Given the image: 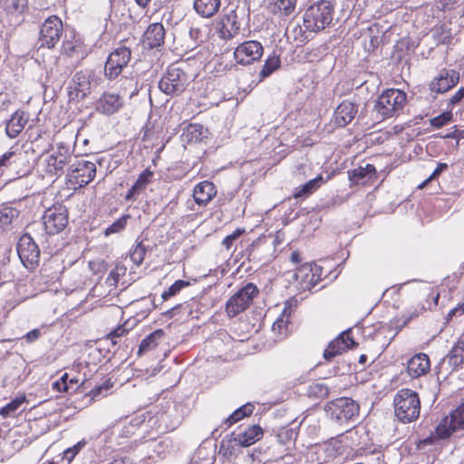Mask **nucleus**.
Masks as SVG:
<instances>
[{"label": "nucleus", "mask_w": 464, "mask_h": 464, "mask_svg": "<svg viewBox=\"0 0 464 464\" xmlns=\"http://www.w3.org/2000/svg\"><path fill=\"white\" fill-rule=\"evenodd\" d=\"M459 81V72L455 70L443 69L430 83V90L437 93H444L453 88Z\"/></svg>", "instance_id": "2eb2a0df"}, {"label": "nucleus", "mask_w": 464, "mask_h": 464, "mask_svg": "<svg viewBox=\"0 0 464 464\" xmlns=\"http://www.w3.org/2000/svg\"><path fill=\"white\" fill-rule=\"evenodd\" d=\"M25 401V397H17L14 399L12 401L7 403L5 407L0 410V414L4 418H7L14 414V412L19 409V407Z\"/></svg>", "instance_id": "e433bc0d"}, {"label": "nucleus", "mask_w": 464, "mask_h": 464, "mask_svg": "<svg viewBox=\"0 0 464 464\" xmlns=\"http://www.w3.org/2000/svg\"><path fill=\"white\" fill-rule=\"evenodd\" d=\"M130 218V215H123L121 218H118L104 230V235L108 237L111 234L121 232L126 227Z\"/></svg>", "instance_id": "4c0bfd02"}, {"label": "nucleus", "mask_w": 464, "mask_h": 464, "mask_svg": "<svg viewBox=\"0 0 464 464\" xmlns=\"http://www.w3.org/2000/svg\"><path fill=\"white\" fill-rule=\"evenodd\" d=\"M354 345H356V343L351 337L350 332H343L328 344L327 348L324 350V357L325 360L331 361L337 354L345 352Z\"/></svg>", "instance_id": "dca6fc26"}, {"label": "nucleus", "mask_w": 464, "mask_h": 464, "mask_svg": "<svg viewBox=\"0 0 464 464\" xmlns=\"http://www.w3.org/2000/svg\"><path fill=\"white\" fill-rule=\"evenodd\" d=\"M61 154H71L69 147L60 143L57 145V151L54 155L61 157Z\"/></svg>", "instance_id": "0e129e2a"}, {"label": "nucleus", "mask_w": 464, "mask_h": 464, "mask_svg": "<svg viewBox=\"0 0 464 464\" xmlns=\"http://www.w3.org/2000/svg\"><path fill=\"white\" fill-rule=\"evenodd\" d=\"M165 29L162 24L154 23L148 26L143 34V44L150 48H157L164 43Z\"/></svg>", "instance_id": "aec40b11"}, {"label": "nucleus", "mask_w": 464, "mask_h": 464, "mask_svg": "<svg viewBox=\"0 0 464 464\" xmlns=\"http://www.w3.org/2000/svg\"><path fill=\"white\" fill-rule=\"evenodd\" d=\"M329 393L328 387L320 382L312 383L307 389V394L311 398L323 399Z\"/></svg>", "instance_id": "c9c22d12"}, {"label": "nucleus", "mask_w": 464, "mask_h": 464, "mask_svg": "<svg viewBox=\"0 0 464 464\" xmlns=\"http://www.w3.org/2000/svg\"><path fill=\"white\" fill-rule=\"evenodd\" d=\"M255 406L251 403H246L242 407L236 410L226 420L225 423L228 426L237 422L244 417L249 416L252 414Z\"/></svg>", "instance_id": "2f4dec72"}, {"label": "nucleus", "mask_w": 464, "mask_h": 464, "mask_svg": "<svg viewBox=\"0 0 464 464\" xmlns=\"http://www.w3.org/2000/svg\"><path fill=\"white\" fill-rule=\"evenodd\" d=\"M357 112L358 106L355 103L350 101H343L335 109V124L339 127L346 126L355 118Z\"/></svg>", "instance_id": "6ab92c4d"}, {"label": "nucleus", "mask_w": 464, "mask_h": 464, "mask_svg": "<svg viewBox=\"0 0 464 464\" xmlns=\"http://www.w3.org/2000/svg\"><path fill=\"white\" fill-rule=\"evenodd\" d=\"M240 30V24L235 12L224 15L219 23V34L225 40L232 39Z\"/></svg>", "instance_id": "4be33fe9"}, {"label": "nucleus", "mask_w": 464, "mask_h": 464, "mask_svg": "<svg viewBox=\"0 0 464 464\" xmlns=\"http://www.w3.org/2000/svg\"><path fill=\"white\" fill-rule=\"evenodd\" d=\"M40 336H41L40 330L39 329H34V330L28 332L24 335V338H25L27 343H33V342L36 341Z\"/></svg>", "instance_id": "052dcab7"}, {"label": "nucleus", "mask_w": 464, "mask_h": 464, "mask_svg": "<svg viewBox=\"0 0 464 464\" xmlns=\"http://www.w3.org/2000/svg\"><path fill=\"white\" fill-rule=\"evenodd\" d=\"M243 232L244 230L237 228L232 234L227 236L223 239L222 245L225 246L227 249H229L233 243L235 242V240H237L242 235Z\"/></svg>", "instance_id": "5fc2aeb1"}, {"label": "nucleus", "mask_w": 464, "mask_h": 464, "mask_svg": "<svg viewBox=\"0 0 464 464\" xmlns=\"http://www.w3.org/2000/svg\"><path fill=\"white\" fill-rule=\"evenodd\" d=\"M22 154L14 151H8L0 157V175L3 174V168L8 167L21 160Z\"/></svg>", "instance_id": "a19ab883"}, {"label": "nucleus", "mask_w": 464, "mask_h": 464, "mask_svg": "<svg viewBox=\"0 0 464 464\" xmlns=\"http://www.w3.org/2000/svg\"><path fill=\"white\" fill-rule=\"evenodd\" d=\"M27 121L28 119L24 111H15L6 124V134L10 138L17 137L24 128Z\"/></svg>", "instance_id": "bb28decb"}, {"label": "nucleus", "mask_w": 464, "mask_h": 464, "mask_svg": "<svg viewBox=\"0 0 464 464\" xmlns=\"http://www.w3.org/2000/svg\"><path fill=\"white\" fill-rule=\"evenodd\" d=\"M109 464H131L128 459H116L110 462Z\"/></svg>", "instance_id": "338daca9"}, {"label": "nucleus", "mask_w": 464, "mask_h": 464, "mask_svg": "<svg viewBox=\"0 0 464 464\" xmlns=\"http://www.w3.org/2000/svg\"><path fill=\"white\" fill-rule=\"evenodd\" d=\"M324 410L330 418L339 424L353 421L359 415L360 407L351 398L341 397L328 402Z\"/></svg>", "instance_id": "20e7f679"}, {"label": "nucleus", "mask_w": 464, "mask_h": 464, "mask_svg": "<svg viewBox=\"0 0 464 464\" xmlns=\"http://www.w3.org/2000/svg\"><path fill=\"white\" fill-rule=\"evenodd\" d=\"M123 105L122 98L117 93L104 92L96 102V111L111 115L117 112Z\"/></svg>", "instance_id": "f3484780"}, {"label": "nucleus", "mask_w": 464, "mask_h": 464, "mask_svg": "<svg viewBox=\"0 0 464 464\" xmlns=\"http://www.w3.org/2000/svg\"><path fill=\"white\" fill-rule=\"evenodd\" d=\"M151 0H135L136 4L141 7L146 8Z\"/></svg>", "instance_id": "774afa93"}, {"label": "nucleus", "mask_w": 464, "mask_h": 464, "mask_svg": "<svg viewBox=\"0 0 464 464\" xmlns=\"http://www.w3.org/2000/svg\"><path fill=\"white\" fill-rule=\"evenodd\" d=\"M19 211L15 208H6L1 211L0 221L3 224H11L14 218H18Z\"/></svg>", "instance_id": "8fccbe9b"}, {"label": "nucleus", "mask_w": 464, "mask_h": 464, "mask_svg": "<svg viewBox=\"0 0 464 464\" xmlns=\"http://www.w3.org/2000/svg\"><path fill=\"white\" fill-rule=\"evenodd\" d=\"M420 307L419 309H415L412 312H408L403 315V323L400 325V328L405 326L411 320L418 317L423 311L427 310V307L424 304H420Z\"/></svg>", "instance_id": "3c124183"}, {"label": "nucleus", "mask_w": 464, "mask_h": 464, "mask_svg": "<svg viewBox=\"0 0 464 464\" xmlns=\"http://www.w3.org/2000/svg\"><path fill=\"white\" fill-rule=\"evenodd\" d=\"M45 171L53 176H62L64 173V167L72 163L71 154H61L58 157L54 154L47 156Z\"/></svg>", "instance_id": "5701e85b"}, {"label": "nucleus", "mask_w": 464, "mask_h": 464, "mask_svg": "<svg viewBox=\"0 0 464 464\" xmlns=\"http://www.w3.org/2000/svg\"><path fill=\"white\" fill-rule=\"evenodd\" d=\"M63 27L62 20L56 15H51L41 26L39 43L40 47L53 48L60 41Z\"/></svg>", "instance_id": "1a4fd4ad"}, {"label": "nucleus", "mask_w": 464, "mask_h": 464, "mask_svg": "<svg viewBox=\"0 0 464 464\" xmlns=\"http://www.w3.org/2000/svg\"><path fill=\"white\" fill-rule=\"evenodd\" d=\"M464 99V87H461L456 93L449 100L448 106L453 107L459 103Z\"/></svg>", "instance_id": "4d7b16f0"}, {"label": "nucleus", "mask_w": 464, "mask_h": 464, "mask_svg": "<svg viewBox=\"0 0 464 464\" xmlns=\"http://www.w3.org/2000/svg\"><path fill=\"white\" fill-rule=\"evenodd\" d=\"M189 283L184 280H178L169 289L161 295L163 300H168L169 297L176 295L182 288L188 285Z\"/></svg>", "instance_id": "c03bdc74"}, {"label": "nucleus", "mask_w": 464, "mask_h": 464, "mask_svg": "<svg viewBox=\"0 0 464 464\" xmlns=\"http://www.w3.org/2000/svg\"><path fill=\"white\" fill-rule=\"evenodd\" d=\"M406 99V93L402 91L388 89L378 97L374 110L381 115L382 119L396 116L402 111Z\"/></svg>", "instance_id": "7ed1b4c3"}, {"label": "nucleus", "mask_w": 464, "mask_h": 464, "mask_svg": "<svg viewBox=\"0 0 464 464\" xmlns=\"http://www.w3.org/2000/svg\"><path fill=\"white\" fill-rule=\"evenodd\" d=\"M140 193V191L133 185L125 196L126 200H133Z\"/></svg>", "instance_id": "680f3d73"}, {"label": "nucleus", "mask_w": 464, "mask_h": 464, "mask_svg": "<svg viewBox=\"0 0 464 464\" xmlns=\"http://www.w3.org/2000/svg\"><path fill=\"white\" fill-rule=\"evenodd\" d=\"M3 7L8 13L23 12L26 1L25 0H1Z\"/></svg>", "instance_id": "37998d69"}, {"label": "nucleus", "mask_w": 464, "mask_h": 464, "mask_svg": "<svg viewBox=\"0 0 464 464\" xmlns=\"http://www.w3.org/2000/svg\"><path fill=\"white\" fill-rule=\"evenodd\" d=\"M185 136L188 141H200L205 135V130L201 125L190 124L185 132Z\"/></svg>", "instance_id": "f704fd0d"}, {"label": "nucleus", "mask_w": 464, "mask_h": 464, "mask_svg": "<svg viewBox=\"0 0 464 464\" xmlns=\"http://www.w3.org/2000/svg\"><path fill=\"white\" fill-rule=\"evenodd\" d=\"M452 119L451 111H446L430 120V125L435 128H441Z\"/></svg>", "instance_id": "09e8293b"}, {"label": "nucleus", "mask_w": 464, "mask_h": 464, "mask_svg": "<svg viewBox=\"0 0 464 464\" xmlns=\"http://www.w3.org/2000/svg\"><path fill=\"white\" fill-rule=\"evenodd\" d=\"M126 333H127L126 329L121 325V326H118L113 331H111L107 335V338L110 339L113 344H116L117 343L116 338L123 336Z\"/></svg>", "instance_id": "6e6d98bb"}, {"label": "nucleus", "mask_w": 464, "mask_h": 464, "mask_svg": "<svg viewBox=\"0 0 464 464\" xmlns=\"http://www.w3.org/2000/svg\"><path fill=\"white\" fill-rule=\"evenodd\" d=\"M430 367L429 356L425 353L414 355L409 362L407 366L408 373L417 378L425 374Z\"/></svg>", "instance_id": "393cba45"}, {"label": "nucleus", "mask_w": 464, "mask_h": 464, "mask_svg": "<svg viewBox=\"0 0 464 464\" xmlns=\"http://www.w3.org/2000/svg\"><path fill=\"white\" fill-rule=\"evenodd\" d=\"M328 179L329 176L326 179H324L323 176L319 175L315 179L309 180L304 185L296 188L293 196L295 198H306L314 192L317 188H319L320 186L326 182Z\"/></svg>", "instance_id": "c85d7f7f"}, {"label": "nucleus", "mask_w": 464, "mask_h": 464, "mask_svg": "<svg viewBox=\"0 0 464 464\" xmlns=\"http://www.w3.org/2000/svg\"><path fill=\"white\" fill-rule=\"evenodd\" d=\"M188 77L179 67L172 64L159 82L160 90L167 95L175 96L181 94L187 88Z\"/></svg>", "instance_id": "39448f33"}, {"label": "nucleus", "mask_w": 464, "mask_h": 464, "mask_svg": "<svg viewBox=\"0 0 464 464\" xmlns=\"http://www.w3.org/2000/svg\"><path fill=\"white\" fill-rule=\"evenodd\" d=\"M72 91L70 95H75L76 99L83 100L89 93H91V81L90 76L86 72H77L72 78Z\"/></svg>", "instance_id": "412c9836"}, {"label": "nucleus", "mask_w": 464, "mask_h": 464, "mask_svg": "<svg viewBox=\"0 0 464 464\" xmlns=\"http://www.w3.org/2000/svg\"><path fill=\"white\" fill-rule=\"evenodd\" d=\"M448 169V165L446 163H438L437 168L434 169L432 174L424 180L420 185H419V188H423L430 181L437 178L442 171Z\"/></svg>", "instance_id": "864d4df0"}, {"label": "nucleus", "mask_w": 464, "mask_h": 464, "mask_svg": "<svg viewBox=\"0 0 464 464\" xmlns=\"http://www.w3.org/2000/svg\"><path fill=\"white\" fill-rule=\"evenodd\" d=\"M131 58L129 47L120 46L112 51L107 58L104 66V75L109 80L116 79L128 65Z\"/></svg>", "instance_id": "6e6552de"}, {"label": "nucleus", "mask_w": 464, "mask_h": 464, "mask_svg": "<svg viewBox=\"0 0 464 464\" xmlns=\"http://www.w3.org/2000/svg\"><path fill=\"white\" fill-rule=\"evenodd\" d=\"M450 362L458 365L464 362V342H458L450 351Z\"/></svg>", "instance_id": "58836bf2"}, {"label": "nucleus", "mask_w": 464, "mask_h": 464, "mask_svg": "<svg viewBox=\"0 0 464 464\" xmlns=\"http://www.w3.org/2000/svg\"><path fill=\"white\" fill-rule=\"evenodd\" d=\"M161 335V330L155 331L149 334L146 338H144L141 341L138 353L140 354L156 348L158 345L157 338L160 337Z\"/></svg>", "instance_id": "72a5a7b5"}, {"label": "nucleus", "mask_w": 464, "mask_h": 464, "mask_svg": "<svg viewBox=\"0 0 464 464\" xmlns=\"http://www.w3.org/2000/svg\"><path fill=\"white\" fill-rule=\"evenodd\" d=\"M264 53L262 44L254 40L246 41L240 44L234 51V58L237 63L249 65L258 61Z\"/></svg>", "instance_id": "f8f14e48"}, {"label": "nucleus", "mask_w": 464, "mask_h": 464, "mask_svg": "<svg viewBox=\"0 0 464 464\" xmlns=\"http://www.w3.org/2000/svg\"><path fill=\"white\" fill-rule=\"evenodd\" d=\"M43 224L47 234L54 235L63 231L68 224V212L64 206H53L45 210Z\"/></svg>", "instance_id": "9b49d317"}, {"label": "nucleus", "mask_w": 464, "mask_h": 464, "mask_svg": "<svg viewBox=\"0 0 464 464\" xmlns=\"http://www.w3.org/2000/svg\"><path fill=\"white\" fill-rule=\"evenodd\" d=\"M395 416L404 423L411 422L420 415V401L416 392L402 389L394 396Z\"/></svg>", "instance_id": "f257e3e1"}, {"label": "nucleus", "mask_w": 464, "mask_h": 464, "mask_svg": "<svg viewBox=\"0 0 464 464\" xmlns=\"http://www.w3.org/2000/svg\"><path fill=\"white\" fill-rule=\"evenodd\" d=\"M296 0H279L275 2V6L285 15H288L294 12Z\"/></svg>", "instance_id": "a18cd8bd"}, {"label": "nucleus", "mask_w": 464, "mask_h": 464, "mask_svg": "<svg viewBox=\"0 0 464 464\" xmlns=\"http://www.w3.org/2000/svg\"><path fill=\"white\" fill-rule=\"evenodd\" d=\"M146 254V247L141 243L138 244L130 252V259L137 266L140 265Z\"/></svg>", "instance_id": "49530a36"}, {"label": "nucleus", "mask_w": 464, "mask_h": 464, "mask_svg": "<svg viewBox=\"0 0 464 464\" xmlns=\"http://www.w3.org/2000/svg\"><path fill=\"white\" fill-rule=\"evenodd\" d=\"M258 288L252 283L234 294L226 304V312L229 317H235L244 312L252 304L253 299L258 295Z\"/></svg>", "instance_id": "423d86ee"}, {"label": "nucleus", "mask_w": 464, "mask_h": 464, "mask_svg": "<svg viewBox=\"0 0 464 464\" xmlns=\"http://www.w3.org/2000/svg\"><path fill=\"white\" fill-rule=\"evenodd\" d=\"M290 260L294 263V264H298L301 262V257H300V254L299 252L297 251H295L291 254L290 256Z\"/></svg>", "instance_id": "69168bd1"}, {"label": "nucleus", "mask_w": 464, "mask_h": 464, "mask_svg": "<svg viewBox=\"0 0 464 464\" xmlns=\"http://www.w3.org/2000/svg\"><path fill=\"white\" fill-rule=\"evenodd\" d=\"M217 194L212 182L203 181L198 183L193 190V198L197 204L206 206Z\"/></svg>", "instance_id": "b1692460"}, {"label": "nucleus", "mask_w": 464, "mask_h": 464, "mask_svg": "<svg viewBox=\"0 0 464 464\" xmlns=\"http://www.w3.org/2000/svg\"><path fill=\"white\" fill-rule=\"evenodd\" d=\"M153 172L149 169H144L138 177L134 186L141 192L151 182Z\"/></svg>", "instance_id": "79ce46f5"}, {"label": "nucleus", "mask_w": 464, "mask_h": 464, "mask_svg": "<svg viewBox=\"0 0 464 464\" xmlns=\"http://www.w3.org/2000/svg\"><path fill=\"white\" fill-rule=\"evenodd\" d=\"M291 311L288 308H285L281 316L276 319L273 324L272 331L278 336H284L287 334V327L289 324V317Z\"/></svg>", "instance_id": "7c9ffc66"}, {"label": "nucleus", "mask_w": 464, "mask_h": 464, "mask_svg": "<svg viewBox=\"0 0 464 464\" xmlns=\"http://www.w3.org/2000/svg\"><path fill=\"white\" fill-rule=\"evenodd\" d=\"M458 0H440L437 8L441 11L451 10L457 5Z\"/></svg>", "instance_id": "13d9d810"}, {"label": "nucleus", "mask_w": 464, "mask_h": 464, "mask_svg": "<svg viewBox=\"0 0 464 464\" xmlns=\"http://www.w3.org/2000/svg\"><path fill=\"white\" fill-rule=\"evenodd\" d=\"M376 169L372 164H366L364 167L358 168L349 171V179L354 184H366L376 179Z\"/></svg>", "instance_id": "a878e982"}, {"label": "nucleus", "mask_w": 464, "mask_h": 464, "mask_svg": "<svg viewBox=\"0 0 464 464\" xmlns=\"http://www.w3.org/2000/svg\"><path fill=\"white\" fill-rule=\"evenodd\" d=\"M464 429V402L454 410L450 416L443 418L436 428L438 439H448L454 432Z\"/></svg>", "instance_id": "9d476101"}, {"label": "nucleus", "mask_w": 464, "mask_h": 464, "mask_svg": "<svg viewBox=\"0 0 464 464\" xmlns=\"http://www.w3.org/2000/svg\"><path fill=\"white\" fill-rule=\"evenodd\" d=\"M464 314V305L463 304H459L458 306L454 307L453 309H451L448 314H447V319L448 320H450L452 319L454 316H460Z\"/></svg>", "instance_id": "bf43d9fd"}, {"label": "nucleus", "mask_w": 464, "mask_h": 464, "mask_svg": "<svg viewBox=\"0 0 464 464\" xmlns=\"http://www.w3.org/2000/svg\"><path fill=\"white\" fill-rule=\"evenodd\" d=\"M96 175V166L93 162L84 160H75L68 168L67 177L72 183L80 188L88 185Z\"/></svg>", "instance_id": "0eeeda50"}, {"label": "nucleus", "mask_w": 464, "mask_h": 464, "mask_svg": "<svg viewBox=\"0 0 464 464\" xmlns=\"http://www.w3.org/2000/svg\"><path fill=\"white\" fill-rule=\"evenodd\" d=\"M334 5L325 0L310 5L304 14V26L311 32H319L333 21Z\"/></svg>", "instance_id": "f03ea898"}, {"label": "nucleus", "mask_w": 464, "mask_h": 464, "mask_svg": "<svg viewBox=\"0 0 464 464\" xmlns=\"http://www.w3.org/2000/svg\"><path fill=\"white\" fill-rule=\"evenodd\" d=\"M220 0H195L194 8L196 12L202 17H211L219 9Z\"/></svg>", "instance_id": "cd10ccee"}, {"label": "nucleus", "mask_w": 464, "mask_h": 464, "mask_svg": "<svg viewBox=\"0 0 464 464\" xmlns=\"http://www.w3.org/2000/svg\"><path fill=\"white\" fill-rule=\"evenodd\" d=\"M82 44L77 40H66L63 44L62 51L68 56H74L82 51Z\"/></svg>", "instance_id": "ea45409f"}, {"label": "nucleus", "mask_w": 464, "mask_h": 464, "mask_svg": "<svg viewBox=\"0 0 464 464\" xmlns=\"http://www.w3.org/2000/svg\"><path fill=\"white\" fill-rule=\"evenodd\" d=\"M120 270H124V268L116 266L114 269H112L109 274L108 280L111 278L114 281V283H116L120 276Z\"/></svg>", "instance_id": "e2e57ef3"}, {"label": "nucleus", "mask_w": 464, "mask_h": 464, "mask_svg": "<svg viewBox=\"0 0 464 464\" xmlns=\"http://www.w3.org/2000/svg\"><path fill=\"white\" fill-rule=\"evenodd\" d=\"M78 380L76 378L69 379V375L64 373L58 381L54 382L53 388L58 392H74L78 389Z\"/></svg>", "instance_id": "c756f323"}, {"label": "nucleus", "mask_w": 464, "mask_h": 464, "mask_svg": "<svg viewBox=\"0 0 464 464\" xmlns=\"http://www.w3.org/2000/svg\"><path fill=\"white\" fill-rule=\"evenodd\" d=\"M83 445H84V442H78L73 447L67 449L63 452V459H66L68 461V463H70L74 459V457L78 454V452L83 447Z\"/></svg>", "instance_id": "603ef678"}, {"label": "nucleus", "mask_w": 464, "mask_h": 464, "mask_svg": "<svg viewBox=\"0 0 464 464\" xmlns=\"http://www.w3.org/2000/svg\"><path fill=\"white\" fill-rule=\"evenodd\" d=\"M300 291H310L321 280V268L313 263H305L295 274Z\"/></svg>", "instance_id": "ddd939ff"}, {"label": "nucleus", "mask_w": 464, "mask_h": 464, "mask_svg": "<svg viewBox=\"0 0 464 464\" xmlns=\"http://www.w3.org/2000/svg\"><path fill=\"white\" fill-rule=\"evenodd\" d=\"M232 436L236 445L246 448L261 440L263 430L258 425H252L243 431L233 433Z\"/></svg>", "instance_id": "a211bd4d"}, {"label": "nucleus", "mask_w": 464, "mask_h": 464, "mask_svg": "<svg viewBox=\"0 0 464 464\" xmlns=\"http://www.w3.org/2000/svg\"><path fill=\"white\" fill-rule=\"evenodd\" d=\"M295 433L292 429L283 428L276 435L277 440L280 444H288L295 440Z\"/></svg>", "instance_id": "de8ad7c7"}, {"label": "nucleus", "mask_w": 464, "mask_h": 464, "mask_svg": "<svg viewBox=\"0 0 464 464\" xmlns=\"http://www.w3.org/2000/svg\"><path fill=\"white\" fill-rule=\"evenodd\" d=\"M280 58L279 56L273 54L270 55L265 62V64L263 65L259 76L261 79H265L268 77L270 74H272L276 70H277L280 67Z\"/></svg>", "instance_id": "473e14b6"}, {"label": "nucleus", "mask_w": 464, "mask_h": 464, "mask_svg": "<svg viewBox=\"0 0 464 464\" xmlns=\"http://www.w3.org/2000/svg\"><path fill=\"white\" fill-rule=\"evenodd\" d=\"M18 256L26 267H32L39 261L40 250L29 234H24L17 243Z\"/></svg>", "instance_id": "4468645a"}]
</instances>
